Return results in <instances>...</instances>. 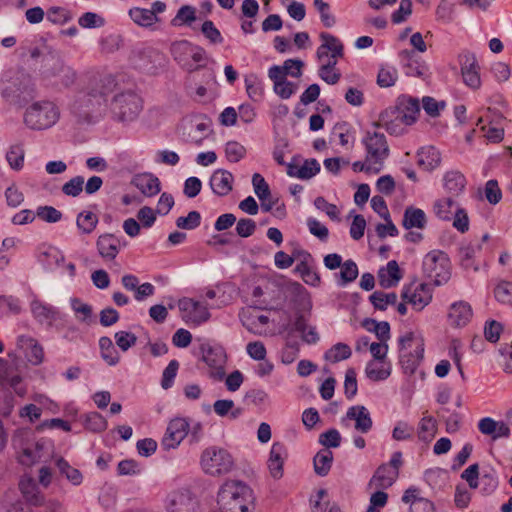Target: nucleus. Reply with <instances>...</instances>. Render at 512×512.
<instances>
[{
    "label": "nucleus",
    "mask_w": 512,
    "mask_h": 512,
    "mask_svg": "<svg viewBox=\"0 0 512 512\" xmlns=\"http://www.w3.org/2000/svg\"><path fill=\"white\" fill-rule=\"evenodd\" d=\"M189 431V423L185 418L172 419L166 429V433L161 441V446L165 450L178 447L187 436Z\"/></svg>",
    "instance_id": "obj_14"
},
{
    "label": "nucleus",
    "mask_w": 512,
    "mask_h": 512,
    "mask_svg": "<svg viewBox=\"0 0 512 512\" xmlns=\"http://www.w3.org/2000/svg\"><path fill=\"white\" fill-rule=\"evenodd\" d=\"M45 76L47 78H56L57 83L64 87L73 85L77 78L76 72L59 59L54 60L51 67L45 70Z\"/></svg>",
    "instance_id": "obj_21"
},
{
    "label": "nucleus",
    "mask_w": 512,
    "mask_h": 512,
    "mask_svg": "<svg viewBox=\"0 0 512 512\" xmlns=\"http://www.w3.org/2000/svg\"><path fill=\"white\" fill-rule=\"evenodd\" d=\"M170 52L173 59L188 72L197 71L207 62V53L199 45L188 40H179L171 44Z\"/></svg>",
    "instance_id": "obj_4"
},
{
    "label": "nucleus",
    "mask_w": 512,
    "mask_h": 512,
    "mask_svg": "<svg viewBox=\"0 0 512 512\" xmlns=\"http://www.w3.org/2000/svg\"><path fill=\"white\" fill-rule=\"evenodd\" d=\"M424 357V339L408 332L399 338V358L406 373H414Z\"/></svg>",
    "instance_id": "obj_5"
},
{
    "label": "nucleus",
    "mask_w": 512,
    "mask_h": 512,
    "mask_svg": "<svg viewBox=\"0 0 512 512\" xmlns=\"http://www.w3.org/2000/svg\"><path fill=\"white\" fill-rule=\"evenodd\" d=\"M115 81L111 77H105L85 91L77 94L72 108L75 113L89 115L100 111L106 106L107 97L114 91Z\"/></svg>",
    "instance_id": "obj_1"
},
{
    "label": "nucleus",
    "mask_w": 512,
    "mask_h": 512,
    "mask_svg": "<svg viewBox=\"0 0 512 512\" xmlns=\"http://www.w3.org/2000/svg\"><path fill=\"white\" fill-rule=\"evenodd\" d=\"M333 461V453L329 449L320 450L314 457V469L318 476L328 474Z\"/></svg>",
    "instance_id": "obj_41"
},
{
    "label": "nucleus",
    "mask_w": 512,
    "mask_h": 512,
    "mask_svg": "<svg viewBox=\"0 0 512 512\" xmlns=\"http://www.w3.org/2000/svg\"><path fill=\"white\" fill-rule=\"evenodd\" d=\"M201 31L203 35L210 41L212 44H221L223 42V37L218 30V28L214 25L211 20H206L202 24Z\"/></svg>",
    "instance_id": "obj_64"
},
{
    "label": "nucleus",
    "mask_w": 512,
    "mask_h": 512,
    "mask_svg": "<svg viewBox=\"0 0 512 512\" xmlns=\"http://www.w3.org/2000/svg\"><path fill=\"white\" fill-rule=\"evenodd\" d=\"M436 17L443 23H451L455 18V3L452 0H441L436 8Z\"/></svg>",
    "instance_id": "obj_47"
},
{
    "label": "nucleus",
    "mask_w": 512,
    "mask_h": 512,
    "mask_svg": "<svg viewBox=\"0 0 512 512\" xmlns=\"http://www.w3.org/2000/svg\"><path fill=\"white\" fill-rule=\"evenodd\" d=\"M314 6L320 14L323 25L330 28L335 25L336 20L334 15L330 12V5L323 0H314Z\"/></svg>",
    "instance_id": "obj_58"
},
{
    "label": "nucleus",
    "mask_w": 512,
    "mask_h": 512,
    "mask_svg": "<svg viewBox=\"0 0 512 512\" xmlns=\"http://www.w3.org/2000/svg\"><path fill=\"white\" fill-rule=\"evenodd\" d=\"M113 115L120 121L135 119L142 110V100L134 92L127 91L117 94L110 103Z\"/></svg>",
    "instance_id": "obj_9"
},
{
    "label": "nucleus",
    "mask_w": 512,
    "mask_h": 512,
    "mask_svg": "<svg viewBox=\"0 0 512 512\" xmlns=\"http://www.w3.org/2000/svg\"><path fill=\"white\" fill-rule=\"evenodd\" d=\"M478 488V482H460L455 489L454 503L457 508L465 509L471 501V491Z\"/></svg>",
    "instance_id": "obj_39"
},
{
    "label": "nucleus",
    "mask_w": 512,
    "mask_h": 512,
    "mask_svg": "<svg viewBox=\"0 0 512 512\" xmlns=\"http://www.w3.org/2000/svg\"><path fill=\"white\" fill-rule=\"evenodd\" d=\"M398 78L397 70L394 67H383L379 70L377 83L381 87H391Z\"/></svg>",
    "instance_id": "obj_59"
},
{
    "label": "nucleus",
    "mask_w": 512,
    "mask_h": 512,
    "mask_svg": "<svg viewBox=\"0 0 512 512\" xmlns=\"http://www.w3.org/2000/svg\"><path fill=\"white\" fill-rule=\"evenodd\" d=\"M402 465V453L394 452L390 461L381 465L371 480H395L399 477V468Z\"/></svg>",
    "instance_id": "obj_30"
},
{
    "label": "nucleus",
    "mask_w": 512,
    "mask_h": 512,
    "mask_svg": "<svg viewBox=\"0 0 512 512\" xmlns=\"http://www.w3.org/2000/svg\"><path fill=\"white\" fill-rule=\"evenodd\" d=\"M252 185L259 200L268 199L271 196L269 185L261 174H253Z\"/></svg>",
    "instance_id": "obj_55"
},
{
    "label": "nucleus",
    "mask_w": 512,
    "mask_h": 512,
    "mask_svg": "<svg viewBox=\"0 0 512 512\" xmlns=\"http://www.w3.org/2000/svg\"><path fill=\"white\" fill-rule=\"evenodd\" d=\"M319 171L320 164L316 159L305 160L300 167L289 164L287 168V174L289 176L299 179H310L319 173Z\"/></svg>",
    "instance_id": "obj_34"
},
{
    "label": "nucleus",
    "mask_w": 512,
    "mask_h": 512,
    "mask_svg": "<svg viewBox=\"0 0 512 512\" xmlns=\"http://www.w3.org/2000/svg\"><path fill=\"white\" fill-rule=\"evenodd\" d=\"M437 433V421L434 417L424 413L419 421L417 436L424 443H429Z\"/></svg>",
    "instance_id": "obj_37"
},
{
    "label": "nucleus",
    "mask_w": 512,
    "mask_h": 512,
    "mask_svg": "<svg viewBox=\"0 0 512 512\" xmlns=\"http://www.w3.org/2000/svg\"><path fill=\"white\" fill-rule=\"evenodd\" d=\"M450 259L441 250L428 252L422 263V270L426 277L430 278L435 285H442L450 279Z\"/></svg>",
    "instance_id": "obj_7"
},
{
    "label": "nucleus",
    "mask_w": 512,
    "mask_h": 512,
    "mask_svg": "<svg viewBox=\"0 0 512 512\" xmlns=\"http://www.w3.org/2000/svg\"><path fill=\"white\" fill-rule=\"evenodd\" d=\"M198 500L189 491L172 492L167 497V508L170 512H195Z\"/></svg>",
    "instance_id": "obj_17"
},
{
    "label": "nucleus",
    "mask_w": 512,
    "mask_h": 512,
    "mask_svg": "<svg viewBox=\"0 0 512 512\" xmlns=\"http://www.w3.org/2000/svg\"><path fill=\"white\" fill-rule=\"evenodd\" d=\"M233 408H234V402H233V400H229V399L217 400L213 404L214 412L218 416L224 417V416H227L229 412H231L230 418L236 419L240 416L242 411L240 408H236L234 410H233Z\"/></svg>",
    "instance_id": "obj_48"
},
{
    "label": "nucleus",
    "mask_w": 512,
    "mask_h": 512,
    "mask_svg": "<svg viewBox=\"0 0 512 512\" xmlns=\"http://www.w3.org/2000/svg\"><path fill=\"white\" fill-rule=\"evenodd\" d=\"M201 465L208 475L220 477L232 470L234 461L227 450L213 446L203 451Z\"/></svg>",
    "instance_id": "obj_8"
},
{
    "label": "nucleus",
    "mask_w": 512,
    "mask_h": 512,
    "mask_svg": "<svg viewBox=\"0 0 512 512\" xmlns=\"http://www.w3.org/2000/svg\"><path fill=\"white\" fill-rule=\"evenodd\" d=\"M399 57L405 63V73L408 76L424 77L427 74V65L425 62L415 59L413 51L402 50Z\"/></svg>",
    "instance_id": "obj_32"
},
{
    "label": "nucleus",
    "mask_w": 512,
    "mask_h": 512,
    "mask_svg": "<svg viewBox=\"0 0 512 512\" xmlns=\"http://www.w3.org/2000/svg\"><path fill=\"white\" fill-rule=\"evenodd\" d=\"M246 91L250 99L258 102L263 97V84L255 75H250L245 78Z\"/></svg>",
    "instance_id": "obj_49"
},
{
    "label": "nucleus",
    "mask_w": 512,
    "mask_h": 512,
    "mask_svg": "<svg viewBox=\"0 0 512 512\" xmlns=\"http://www.w3.org/2000/svg\"><path fill=\"white\" fill-rule=\"evenodd\" d=\"M402 298L417 311H421L432 300V290L425 283H411L403 288Z\"/></svg>",
    "instance_id": "obj_13"
},
{
    "label": "nucleus",
    "mask_w": 512,
    "mask_h": 512,
    "mask_svg": "<svg viewBox=\"0 0 512 512\" xmlns=\"http://www.w3.org/2000/svg\"><path fill=\"white\" fill-rule=\"evenodd\" d=\"M402 226L406 230L425 229L427 226V217L425 212L414 206L406 207L403 214Z\"/></svg>",
    "instance_id": "obj_31"
},
{
    "label": "nucleus",
    "mask_w": 512,
    "mask_h": 512,
    "mask_svg": "<svg viewBox=\"0 0 512 512\" xmlns=\"http://www.w3.org/2000/svg\"><path fill=\"white\" fill-rule=\"evenodd\" d=\"M351 348L345 343H337L325 352L324 358L331 363H337L350 358Z\"/></svg>",
    "instance_id": "obj_43"
},
{
    "label": "nucleus",
    "mask_w": 512,
    "mask_h": 512,
    "mask_svg": "<svg viewBox=\"0 0 512 512\" xmlns=\"http://www.w3.org/2000/svg\"><path fill=\"white\" fill-rule=\"evenodd\" d=\"M201 223V215L197 211H190L187 216L178 217L176 226L180 229L193 230Z\"/></svg>",
    "instance_id": "obj_60"
},
{
    "label": "nucleus",
    "mask_w": 512,
    "mask_h": 512,
    "mask_svg": "<svg viewBox=\"0 0 512 512\" xmlns=\"http://www.w3.org/2000/svg\"><path fill=\"white\" fill-rule=\"evenodd\" d=\"M195 19H196L195 8L192 6L184 5L178 10L172 23H173V25H178V24L190 25L193 21H195Z\"/></svg>",
    "instance_id": "obj_63"
},
{
    "label": "nucleus",
    "mask_w": 512,
    "mask_h": 512,
    "mask_svg": "<svg viewBox=\"0 0 512 512\" xmlns=\"http://www.w3.org/2000/svg\"><path fill=\"white\" fill-rule=\"evenodd\" d=\"M295 271L301 276L306 284L311 286L319 285L320 276L307 262L302 261L297 264Z\"/></svg>",
    "instance_id": "obj_46"
},
{
    "label": "nucleus",
    "mask_w": 512,
    "mask_h": 512,
    "mask_svg": "<svg viewBox=\"0 0 512 512\" xmlns=\"http://www.w3.org/2000/svg\"><path fill=\"white\" fill-rule=\"evenodd\" d=\"M200 349L202 360L209 367L210 377L214 380H222L225 376V364L227 360L224 348L220 345L203 343Z\"/></svg>",
    "instance_id": "obj_10"
},
{
    "label": "nucleus",
    "mask_w": 512,
    "mask_h": 512,
    "mask_svg": "<svg viewBox=\"0 0 512 512\" xmlns=\"http://www.w3.org/2000/svg\"><path fill=\"white\" fill-rule=\"evenodd\" d=\"M456 207H459L456 198L447 196L435 201L433 211L439 219L449 221Z\"/></svg>",
    "instance_id": "obj_38"
},
{
    "label": "nucleus",
    "mask_w": 512,
    "mask_h": 512,
    "mask_svg": "<svg viewBox=\"0 0 512 512\" xmlns=\"http://www.w3.org/2000/svg\"><path fill=\"white\" fill-rule=\"evenodd\" d=\"M286 457L287 449L285 445L280 442L273 443L268 459V469L274 479L283 477V465Z\"/></svg>",
    "instance_id": "obj_22"
},
{
    "label": "nucleus",
    "mask_w": 512,
    "mask_h": 512,
    "mask_svg": "<svg viewBox=\"0 0 512 512\" xmlns=\"http://www.w3.org/2000/svg\"><path fill=\"white\" fill-rule=\"evenodd\" d=\"M489 234H484L481 240L471 241L470 243L463 245L459 249V259L461 266L466 270L477 271L479 264L476 258L479 256L482 250V243L488 241Z\"/></svg>",
    "instance_id": "obj_16"
},
{
    "label": "nucleus",
    "mask_w": 512,
    "mask_h": 512,
    "mask_svg": "<svg viewBox=\"0 0 512 512\" xmlns=\"http://www.w3.org/2000/svg\"><path fill=\"white\" fill-rule=\"evenodd\" d=\"M96 245L100 256L108 260L115 259L121 248L120 239L109 233L100 235Z\"/></svg>",
    "instance_id": "obj_29"
},
{
    "label": "nucleus",
    "mask_w": 512,
    "mask_h": 512,
    "mask_svg": "<svg viewBox=\"0 0 512 512\" xmlns=\"http://www.w3.org/2000/svg\"><path fill=\"white\" fill-rule=\"evenodd\" d=\"M98 223L96 214L90 211H84L78 214L76 225L85 234H90L94 231Z\"/></svg>",
    "instance_id": "obj_45"
},
{
    "label": "nucleus",
    "mask_w": 512,
    "mask_h": 512,
    "mask_svg": "<svg viewBox=\"0 0 512 512\" xmlns=\"http://www.w3.org/2000/svg\"><path fill=\"white\" fill-rule=\"evenodd\" d=\"M253 500V491L245 482H224L217 502L222 512H249Z\"/></svg>",
    "instance_id": "obj_2"
},
{
    "label": "nucleus",
    "mask_w": 512,
    "mask_h": 512,
    "mask_svg": "<svg viewBox=\"0 0 512 512\" xmlns=\"http://www.w3.org/2000/svg\"><path fill=\"white\" fill-rule=\"evenodd\" d=\"M26 345L29 349L27 352V358L33 365H39L44 359L43 347L33 338L26 339Z\"/></svg>",
    "instance_id": "obj_51"
},
{
    "label": "nucleus",
    "mask_w": 512,
    "mask_h": 512,
    "mask_svg": "<svg viewBox=\"0 0 512 512\" xmlns=\"http://www.w3.org/2000/svg\"><path fill=\"white\" fill-rule=\"evenodd\" d=\"M25 151L22 144L10 146L6 159L13 170H21L24 164Z\"/></svg>",
    "instance_id": "obj_44"
},
{
    "label": "nucleus",
    "mask_w": 512,
    "mask_h": 512,
    "mask_svg": "<svg viewBox=\"0 0 512 512\" xmlns=\"http://www.w3.org/2000/svg\"><path fill=\"white\" fill-rule=\"evenodd\" d=\"M346 418L355 421V429L361 433H368L373 425L368 409L363 405L350 407L346 412Z\"/></svg>",
    "instance_id": "obj_26"
},
{
    "label": "nucleus",
    "mask_w": 512,
    "mask_h": 512,
    "mask_svg": "<svg viewBox=\"0 0 512 512\" xmlns=\"http://www.w3.org/2000/svg\"><path fill=\"white\" fill-rule=\"evenodd\" d=\"M178 307L182 313V319L186 323L199 325L210 318L207 305L191 298L180 299L178 301Z\"/></svg>",
    "instance_id": "obj_12"
},
{
    "label": "nucleus",
    "mask_w": 512,
    "mask_h": 512,
    "mask_svg": "<svg viewBox=\"0 0 512 512\" xmlns=\"http://www.w3.org/2000/svg\"><path fill=\"white\" fill-rule=\"evenodd\" d=\"M497 301L512 306V282L502 281L494 289Z\"/></svg>",
    "instance_id": "obj_56"
},
{
    "label": "nucleus",
    "mask_w": 512,
    "mask_h": 512,
    "mask_svg": "<svg viewBox=\"0 0 512 512\" xmlns=\"http://www.w3.org/2000/svg\"><path fill=\"white\" fill-rule=\"evenodd\" d=\"M31 312L39 323L48 326L56 325L58 322H64L66 318V315L62 314L55 307L39 300H33L31 302Z\"/></svg>",
    "instance_id": "obj_15"
},
{
    "label": "nucleus",
    "mask_w": 512,
    "mask_h": 512,
    "mask_svg": "<svg viewBox=\"0 0 512 512\" xmlns=\"http://www.w3.org/2000/svg\"><path fill=\"white\" fill-rule=\"evenodd\" d=\"M143 195L152 197L157 195L160 188V180L152 173H140L133 177L131 182Z\"/></svg>",
    "instance_id": "obj_25"
},
{
    "label": "nucleus",
    "mask_w": 512,
    "mask_h": 512,
    "mask_svg": "<svg viewBox=\"0 0 512 512\" xmlns=\"http://www.w3.org/2000/svg\"><path fill=\"white\" fill-rule=\"evenodd\" d=\"M60 118L58 106L48 100H41L28 106L24 113L23 122L27 128L35 131L49 129Z\"/></svg>",
    "instance_id": "obj_3"
},
{
    "label": "nucleus",
    "mask_w": 512,
    "mask_h": 512,
    "mask_svg": "<svg viewBox=\"0 0 512 512\" xmlns=\"http://www.w3.org/2000/svg\"><path fill=\"white\" fill-rule=\"evenodd\" d=\"M473 310L465 301H457L450 305L447 313V322L453 328H462L472 320Z\"/></svg>",
    "instance_id": "obj_18"
},
{
    "label": "nucleus",
    "mask_w": 512,
    "mask_h": 512,
    "mask_svg": "<svg viewBox=\"0 0 512 512\" xmlns=\"http://www.w3.org/2000/svg\"><path fill=\"white\" fill-rule=\"evenodd\" d=\"M128 14L135 24L145 28L151 27L159 21L158 16H155L153 11L145 8H131Z\"/></svg>",
    "instance_id": "obj_40"
},
{
    "label": "nucleus",
    "mask_w": 512,
    "mask_h": 512,
    "mask_svg": "<svg viewBox=\"0 0 512 512\" xmlns=\"http://www.w3.org/2000/svg\"><path fill=\"white\" fill-rule=\"evenodd\" d=\"M21 311L20 302L13 296H0V318L8 314H18Z\"/></svg>",
    "instance_id": "obj_54"
},
{
    "label": "nucleus",
    "mask_w": 512,
    "mask_h": 512,
    "mask_svg": "<svg viewBox=\"0 0 512 512\" xmlns=\"http://www.w3.org/2000/svg\"><path fill=\"white\" fill-rule=\"evenodd\" d=\"M330 503L328 493L325 489H319L310 497V506L312 512H325Z\"/></svg>",
    "instance_id": "obj_53"
},
{
    "label": "nucleus",
    "mask_w": 512,
    "mask_h": 512,
    "mask_svg": "<svg viewBox=\"0 0 512 512\" xmlns=\"http://www.w3.org/2000/svg\"><path fill=\"white\" fill-rule=\"evenodd\" d=\"M441 163V154L438 149L433 146H427L418 152V164L424 169L431 171L439 167Z\"/></svg>",
    "instance_id": "obj_36"
},
{
    "label": "nucleus",
    "mask_w": 512,
    "mask_h": 512,
    "mask_svg": "<svg viewBox=\"0 0 512 512\" xmlns=\"http://www.w3.org/2000/svg\"><path fill=\"white\" fill-rule=\"evenodd\" d=\"M453 227L461 233H465L469 230V217L465 209L456 207L452 219Z\"/></svg>",
    "instance_id": "obj_61"
},
{
    "label": "nucleus",
    "mask_w": 512,
    "mask_h": 512,
    "mask_svg": "<svg viewBox=\"0 0 512 512\" xmlns=\"http://www.w3.org/2000/svg\"><path fill=\"white\" fill-rule=\"evenodd\" d=\"M225 155L229 162L237 163L246 155V148L237 141H229L225 145Z\"/></svg>",
    "instance_id": "obj_52"
},
{
    "label": "nucleus",
    "mask_w": 512,
    "mask_h": 512,
    "mask_svg": "<svg viewBox=\"0 0 512 512\" xmlns=\"http://www.w3.org/2000/svg\"><path fill=\"white\" fill-rule=\"evenodd\" d=\"M85 426L93 432H102L107 428V421L100 413L91 412L85 417Z\"/></svg>",
    "instance_id": "obj_57"
},
{
    "label": "nucleus",
    "mask_w": 512,
    "mask_h": 512,
    "mask_svg": "<svg viewBox=\"0 0 512 512\" xmlns=\"http://www.w3.org/2000/svg\"><path fill=\"white\" fill-rule=\"evenodd\" d=\"M461 75L466 86L473 90L480 89L482 85L480 65L474 53L464 51L459 55Z\"/></svg>",
    "instance_id": "obj_11"
},
{
    "label": "nucleus",
    "mask_w": 512,
    "mask_h": 512,
    "mask_svg": "<svg viewBox=\"0 0 512 512\" xmlns=\"http://www.w3.org/2000/svg\"><path fill=\"white\" fill-rule=\"evenodd\" d=\"M391 371L392 367L389 361H369L365 369L366 376L374 382L386 380Z\"/></svg>",
    "instance_id": "obj_35"
},
{
    "label": "nucleus",
    "mask_w": 512,
    "mask_h": 512,
    "mask_svg": "<svg viewBox=\"0 0 512 512\" xmlns=\"http://www.w3.org/2000/svg\"><path fill=\"white\" fill-rule=\"evenodd\" d=\"M99 347L101 350V356L108 365L114 366L119 362V353L115 349L113 342L109 337H101L99 339Z\"/></svg>",
    "instance_id": "obj_42"
},
{
    "label": "nucleus",
    "mask_w": 512,
    "mask_h": 512,
    "mask_svg": "<svg viewBox=\"0 0 512 512\" xmlns=\"http://www.w3.org/2000/svg\"><path fill=\"white\" fill-rule=\"evenodd\" d=\"M478 429L483 435L490 436L492 440L508 438L510 428L503 421H496L491 417H484L478 422Z\"/></svg>",
    "instance_id": "obj_23"
},
{
    "label": "nucleus",
    "mask_w": 512,
    "mask_h": 512,
    "mask_svg": "<svg viewBox=\"0 0 512 512\" xmlns=\"http://www.w3.org/2000/svg\"><path fill=\"white\" fill-rule=\"evenodd\" d=\"M320 39L322 43L317 48L316 52V56L320 62H324L328 55H332V58L343 57L344 46L337 37L323 32L320 34Z\"/></svg>",
    "instance_id": "obj_20"
},
{
    "label": "nucleus",
    "mask_w": 512,
    "mask_h": 512,
    "mask_svg": "<svg viewBox=\"0 0 512 512\" xmlns=\"http://www.w3.org/2000/svg\"><path fill=\"white\" fill-rule=\"evenodd\" d=\"M362 144L366 151V162L369 165H377L375 172H379L390 153L386 136L376 130H367L362 138Z\"/></svg>",
    "instance_id": "obj_6"
},
{
    "label": "nucleus",
    "mask_w": 512,
    "mask_h": 512,
    "mask_svg": "<svg viewBox=\"0 0 512 512\" xmlns=\"http://www.w3.org/2000/svg\"><path fill=\"white\" fill-rule=\"evenodd\" d=\"M234 177L227 170L219 169L213 172L210 178V187L218 196H226L233 187Z\"/></svg>",
    "instance_id": "obj_27"
},
{
    "label": "nucleus",
    "mask_w": 512,
    "mask_h": 512,
    "mask_svg": "<svg viewBox=\"0 0 512 512\" xmlns=\"http://www.w3.org/2000/svg\"><path fill=\"white\" fill-rule=\"evenodd\" d=\"M398 118L405 125L416 122L420 113V102L417 98L403 95L397 100Z\"/></svg>",
    "instance_id": "obj_19"
},
{
    "label": "nucleus",
    "mask_w": 512,
    "mask_h": 512,
    "mask_svg": "<svg viewBox=\"0 0 512 512\" xmlns=\"http://www.w3.org/2000/svg\"><path fill=\"white\" fill-rule=\"evenodd\" d=\"M401 278L400 268L395 260L389 261L386 268H382L378 272L379 284L383 288L396 286Z\"/></svg>",
    "instance_id": "obj_33"
},
{
    "label": "nucleus",
    "mask_w": 512,
    "mask_h": 512,
    "mask_svg": "<svg viewBox=\"0 0 512 512\" xmlns=\"http://www.w3.org/2000/svg\"><path fill=\"white\" fill-rule=\"evenodd\" d=\"M36 216L47 223H56L62 219V213L52 206H39Z\"/></svg>",
    "instance_id": "obj_62"
},
{
    "label": "nucleus",
    "mask_w": 512,
    "mask_h": 512,
    "mask_svg": "<svg viewBox=\"0 0 512 512\" xmlns=\"http://www.w3.org/2000/svg\"><path fill=\"white\" fill-rule=\"evenodd\" d=\"M340 267L341 271L339 273V286H345L357 278L358 267L353 260H346Z\"/></svg>",
    "instance_id": "obj_50"
},
{
    "label": "nucleus",
    "mask_w": 512,
    "mask_h": 512,
    "mask_svg": "<svg viewBox=\"0 0 512 512\" xmlns=\"http://www.w3.org/2000/svg\"><path fill=\"white\" fill-rule=\"evenodd\" d=\"M443 188L447 196L457 198L466 187L465 176L456 170L447 171L443 176Z\"/></svg>",
    "instance_id": "obj_28"
},
{
    "label": "nucleus",
    "mask_w": 512,
    "mask_h": 512,
    "mask_svg": "<svg viewBox=\"0 0 512 512\" xmlns=\"http://www.w3.org/2000/svg\"><path fill=\"white\" fill-rule=\"evenodd\" d=\"M49 482H19V490L24 499L23 501L31 504L32 507H40L44 503V495L40 485L47 487Z\"/></svg>",
    "instance_id": "obj_24"
}]
</instances>
